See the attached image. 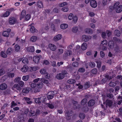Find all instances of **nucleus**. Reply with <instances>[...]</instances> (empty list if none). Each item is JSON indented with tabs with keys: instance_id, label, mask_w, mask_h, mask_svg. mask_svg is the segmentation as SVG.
<instances>
[{
	"instance_id": "a19ab883",
	"label": "nucleus",
	"mask_w": 122,
	"mask_h": 122,
	"mask_svg": "<svg viewBox=\"0 0 122 122\" xmlns=\"http://www.w3.org/2000/svg\"><path fill=\"white\" fill-rule=\"evenodd\" d=\"M47 106L48 107L51 109H53L54 108V105L52 103H48Z\"/></svg>"
},
{
	"instance_id": "37998d69",
	"label": "nucleus",
	"mask_w": 122,
	"mask_h": 122,
	"mask_svg": "<svg viewBox=\"0 0 122 122\" xmlns=\"http://www.w3.org/2000/svg\"><path fill=\"white\" fill-rule=\"evenodd\" d=\"M75 82V80L73 79H69L67 81V82L68 83L71 84L74 83Z\"/></svg>"
},
{
	"instance_id": "f03ea898",
	"label": "nucleus",
	"mask_w": 122,
	"mask_h": 122,
	"mask_svg": "<svg viewBox=\"0 0 122 122\" xmlns=\"http://www.w3.org/2000/svg\"><path fill=\"white\" fill-rule=\"evenodd\" d=\"M119 2H117L115 4L113 8V9L116 10L117 13H119L122 11V5H119Z\"/></svg>"
},
{
	"instance_id": "c03bdc74",
	"label": "nucleus",
	"mask_w": 122,
	"mask_h": 122,
	"mask_svg": "<svg viewBox=\"0 0 122 122\" xmlns=\"http://www.w3.org/2000/svg\"><path fill=\"white\" fill-rule=\"evenodd\" d=\"M87 102V100L86 99H83L81 102V104L82 105H84L86 104Z\"/></svg>"
},
{
	"instance_id": "6ab92c4d",
	"label": "nucleus",
	"mask_w": 122,
	"mask_h": 122,
	"mask_svg": "<svg viewBox=\"0 0 122 122\" xmlns=\"http://www.w3.org/2000/svg\"><path fill=\"white\" fill-rule=\"evenodd\" d=\"M25 14V10H23L20 16V20H22L24 18Z\"/></svg>"
},
{
	"instance_id": "393cba45",
	"label": "nucleus",
	"mask_w": 122,
	"mask_h": 122,
	"mask_svg": "<svg viewBox=\"0 0 122 122\" xmlns=\"http://www.w3.org/2000/svg\"><path fill=\"white\" fill-rule=\"evenodd\" d=\"M68 27V25L66 24H63L60 25V27L61 29H65Z\"/></svg>"
},
{
	"instance_id": "f8f14e48",
	"label": "nucleus",
	"mask_w": 122,
	"mask_h": 122,
	"mask_svg": "<svg viewBox=\"0 0 122 122\" xmlns=\"http://www.w3.org/2000/svg\"><path fill=\"white\" fill-rule=\"evenodd\" d=\"M90 5L91 7L93 8H96L97 6V2L95 0H92L90 2Z\"/></svg>"
},
{
	"instance_id": "0eeeda50",
	"label": "nucleus",
	"mask_w": 122,
	"mask_h": 122,
	"mask_svg": "<svg viewBox=\"0 0 122 122\" xmlns=\"http://www.w3.org/2000/svg\"><path fill=\"white\" fill-rule=\"evenodd\" d=\"M41 58V56L40 55L34 56L33 57V61L35 63H38L39 62V60Z\"/></svg>"
},
{
	"instance_id": "a878e982",
	"label": "nucleus",
	"mask_w": 122,
	"mask_h": 122,
	"mask_svg": "<svg viewBox=\"0 0 122 122\" xmlns=\"http://www.w3.org/2000/svg\"><path fill=\"white\" fill-rule=\"evenodd\" d=\"M78 27L77 26L73 27L72 28V31L74 33H76L78 31Z\"/></svg>"
},
{
	"instance_id": "680f3d73",
	"label": "nucleus",
	"mask_w": 122,
	"mask_h": 122,
	"mask_svg": "<svg viewBox=\"0 0 122 122\" xmlns=\"http://www.w3.org/2000/svg\"><path fill=\"white\" fill-rule=\"evenodd\" d=\"M79 116L80 118L81 119H83L85 117V115L84 114L82 113L80 114Z\"/></svg>"
},
{
	"instance_id": "dca6fc26",
	"label": "nucleus",
	"mask_w": 122,
	"mask_h": 122,
	"mask_svg": "<svg viewBox=\"0 0 122 122\" xmlns=\"http://www.w3.org/2000/svg\"><path fill=\"white\" fill-rule=\"evenodd\" d=\"M28 69V66L26 65H25L21 68V70L22 72L25 73L27 71Z\"/></svg>"
},
{
	"instance_id": "0e129e2a",
	"label": "nucleus",
	"mask_w": 122,
	"mask_h": 122,
	"mask_svg": "<svg viewBox=\"0 0 122 122\" xmlns=\"http://www.w3.org/2000/svg\"><path fill=\"white\" fill-rule=\"evenodd\" d=\"M92 72L93 74H95L97 72V70L96 68H94L92 70Z\"/></svg>"
},
{
	"instance_id": "39448f33",
	"label": "nucleus",
	"mask_w": 122,
	"mask_h": 122,
	"mask_svg": "<svg viewBox=\"0 0 122 122\" xmlns=\"http://www.w3.org/2000/svg\"><path fill=\"white\" fill-rule=\"evenodd\" d=\"M46 48L47 49H49L52 51H55L56 48V46L54 44L50 43L47 46H46Z\"/></svg>"
},
{
	"instance_id": "774afa93",
	"label": "nucleus",
	"mask_w": 122,
	"mask_h": 122,
	"mask_svg": "<svg viewBox=\"0 0 122 122\" xmlns=\"http://www.w3.org/2000/svg\"><path fill=\"white\" fill-rule=\"evenodd\" d=\"M101 56L102 57H104L105 56V54L103 51H101L100 52Z\"/></svg>"
},
{
	"instance_id": "338daca9",
	"label": "nucleus",
	"mask_w": 122,
	"mask_h": 122,
	"mask_svg": "<svg viewBox=\"0 0 122 122\" xmlns=\"http://www.w3.org/2000/svg\"><path fill=\"white\" fill-rule=\"evenodd\" d=\"M107 42L106 40H103L101 42V44L103 45H107Z\"/></svg>"
},
{
	"instance_id": "13d9d810",
	"label": "nucleus",
	"mask_w": 122,
	"mask_h": 122,
	"mask_svg": "<svg viewBox=\"0 0 122 122\" xmlns=\"http://www.w3.org/2000/svg\"><path fill=\"white\" fill-rule=\"evenodd\" d=\"M8 75L9 77H12L14 76L15 74L13 73H8Z\"/></svg>"
},
{
	"instance_id": "6e6552de",
	"label": "nucleus",
	"mask_w": 122,
	"mask_h": 122,
	"mask_svg": "<svg viewBox=\"0 0 122 122\" xmlns=\"http://www.w3.org/2000/svg\"><path fill=\"white\" fill-rule=\"evenodd\" d=\"M62 38V36L61 35L58 34L55 36L53 38L54 41L57 42L61 39Z\"/></svg>"
},
{
	"instance_id": "aec40b11",
	"label": "nucleus",
	"mask_w": 122,
	"mask_h": 122,
	"mask_svg": "<svg viewBox=\"0 0 122 122\" xmlns=\"http://www.w3.org/2000/svg\"><path fill=\"white\" fill-rule=\"evenodd\" d=\"M30 90V88L28 87L24 88L22 90L23 94H24L28 93Z\"/></svg>"
},
{
	"instance_id": "4d7b16f0",
	"label": "nucleus",
	"mask_w": 122,
	"mask_h": 122,
	"mask_svg": "<svg viewBox=\"0 0 122 122\" xmlns=\"http://www.w3.org/2000/svg\"><path fill=\"white\" fill-rule=\"evenodd\" d=\"M67 2H64L60 4H59V6L61 7H62L65 5H67Z\"/></svg>"
},
{
	"instance_id": "864d4df0",
	"label": "nucleus",
	"mask_w": 122,
	"mask_h": 122,
	"mask_svg": "<svg viewBox=\"0 0 122 122\" xmlns=\"http://www.w3.org/2000/svg\"><path fill=\"white\" fill-rule=\"evenodd\" d=\"M89 66L93 68L95 66V63L93 62H90L89 63Z\"/></svg>"
},
{
	"instance_id": "79ce46f5",
	"label": "nucleus",
	"mask_w": 122,
	"mask_h": 122,
	"mask_svg": "<svg viewBox=\"0 0 122 122\" xmlns=\"http://www.w3.org/2000/svg\"><path fill=\"white\" fill-rule=\"evenodd\" d=\"M97 63V67L98 68H100L101 66V62L99 61H96Z\"/></svg>"
},
{
	"instance_id": "c85d7f7f",
	"label": "nucleus",
	"mask_w": 122,
	"mask_h": 122,
	"mask_svg": "<svg viewBox=\"0 0 122 122\" xmlns=\"http://www.w3.org/2000/svg\"><path fill=\"white\" fill-rule=\"evenodd\" d=\"M108 46L111 48H113L114 46L113 42L112 41H110L109 42Z\"/></svg>"
},
{
	"instance_id": "bb28decb",
	"label": "nucleus",
	"mask_w": 122,
	"mask_h": 122,
	"mask_svg": "<svg viewBox=\"0 0 122 122\" xmlns=\"http://www.w3.org/2000/svg\"><path fill=\"white\" fill-rule=\"evenodd\" d=\"M112 102L110 100H107L106 101V104L105 105L106 107H107V106H110L112 104Z\"/></svg>"
},
{
	"instance_id": "3c124183",
	"label": "nucleus",
	"mask_w": 122,
	"mask_h": 122,
	"mask_svg": "<svg viewBox=\"0 0 122 122\" xmlns=\"http://www.w3.org/2000/svg\"><path fill=\"white\" fill-rule=\"evenodd\" d=\"M30 70L31 71H35L37 70L38 68L37 67H30Z\"/></svg>"
},
{
	"instance_id": "09e8293b",
	"label": "nucleus",
	"mask_w": 122,
	"mask_h": 122,
	"mask_svg": "<svg viewBox=\"0 0 122 122\" xmlns=\"http://www.w3.org/2000/svg\"><path fill=\"white\" fill-rule=\"evenodd\" d=\"M78 20V18L77 16L75 15L74 16L73 18V22L76 23L77 22Z\"/></svg>"
},
{
	"instance_id": "49530a36",
	"label": "nucleus",
	"mask_w": 122,
	"mask_h": 122,
	"mask_svg": "<svg viewBox=\"0 0 122 122\" xmlns=\"http://www.w3.org/2000/svg\"><path fill=\"white\" fill-rule=\"evenodd\" d=\"M65 115L66 116V118L67 119V120H68L70 119V117L71 115L68 112H67L65 114Z\"/></svg>"
},
{
	"instance_id": "052dcab7",
	"label": "nucleus",
	"mask_w": 122,
	"mask_h": 122,
	"mask_svg": "<svg viewBox=\"0 0 122 122\" xmlns=\"http://www.w3.org/2000/svg\"><path fill=\"white\" fill-rule=\"evenodd\" d=\"M62 10L65 12H66L68 11V8L67 7H64L62 9Z\"/></svg>"
},
{
	"instance_id": "7c9ffc66",
	"label": "nucleus",
	"mask_w": 122,
	"mask_h": 122,
	"mask_svg": "<svg viewBox=\"0 0 122 122\" xmlns=\"http://www.w3.org/2000/svg\"><path fill=\"white\" fill-rule=\"evenodd\" d=\"M95 103V101L93 100H92L89 101L88 102V104L89 106H92Z\"/></svg>"
},
{
	"instance_id": "f257e3e1",
	"label": "nucleus",
	"mask_w": 122,
	"mask_h": 122,
	"mask_svg": "<svg viewBox=\"0 0 122 122\" xmlns=\"http://www.w3.org/2000/svg\"><path fill=\"white\" fill-rule=\"evenodd\" d=\"M40 81L41 82L47 84H48V81L44 78H42L40 79L39 78H38L34 80L33 81L34 83L31 84L30 86L31 88H34L36 86V83Z\"/></svg>"
},
{
	"instance_id": "a18cd8bd",
	"label": "nucleus",
	"mask_w": 122,
	"mask_h": 122,
	"mask_svg": "<svg viewBox=\"0 0 122 122\" xmlns=\"http://www.w3.org/2000/svg\"><path fill=\"white\" fill-rule=\"evenodd\" d=\"M21 78L19 77H17L15 79V81L16 83H18L20 81Z\"/></svg>"
},
{
	"instance_id": "4be33fe9",
	"label": "nucleus",
	"mask_w": 122,
	"mask_h": 122,
	"mask_svg": "<svg viewBox=\"0 0 122 122\" xmlns=\"http://www.w3.org/2000/svg\"><path fill=\"white\" fill-rule=\"evenodd\" d=\"M37 6L40 8H42L43 7V5L42 2L40 1L39 0L37 2Z\"/></svg>"
},
{
	"instance_id": "6e6d98bb",
	"label": "nucleus",
	"mask_w": 122,
	"mask_h": 122,
	"mask_svg": "<svg viewBox=\"0 0 122 122\" xmlns=\"http://www.w3.org/2000/svg\"><path fill=\"white\" fill-rule=\"evenodd\" d=\"M109 85L111 87H114L116 86V83L115 82H111L109 83Z\"/></svg>"
},
{
	"instance_id": "cd10ccee",
	"label": "nucleus",
	"mask_w": 122,
	"mask_h": 122,
	"mask_svg": "<svg viewBox=\"0 0 122 122\" xmlns=\"http://www.w3.org/2000/svg\"><path fill=\"white\" fill-rule=\"evenodd\" d=\"M43 84L42 82H38L36 85V86L39 88H41L43 87Z\"/></svg>"
},
{
	"instance_id": "423d86ee",
	"label": "nucleus",
	"mask_w": 122,
	"mask_h": 122,
	"mask_svg": "<svg viewBox=\"0 0 122 122\" xmlns=\"http://www.w3.org/2000/svg\"><path fill=\"white\" fill-rule=\"evenodd\" d=\"M91 38V37L90 36H86L85 35H82L81 39L84 41L86 42L89 41Z\"/></svg>"
},
{
	"instance_id": "c756f323",
	"label": "nucleus",
	"mask_w": 122,
	"mask_h": 122,
	"mask_svg": "<svg viewBox=\"0 0 122 122\" xmlns=\"http://www.w3.org/2000/svg\"><path fill=\"white\" fill-rule=\"evenodd\" d=\"M13 52L12 49L11 48H9L8 49L6 53L8 55L11 54Z\"/></svg>"
},
{
	"instance_id": "4c0bfd02",
	"label": "nucleus",
	"mask_w": 122,
	"mask_h": 122,
	"mask_svg": "<svg viewBox=\"0 0 122 122\" xmlns=\"http://www.w3.org/2000/svg\"><path fill=\"white\" fill-rule=\"evenodd\" d=\"M114 34L117 36L119 37L120 36V32L117 30H116L114 32Z\"/></svg>"
},
{
	"instance_id": "69168bd1",
	"label": "nucleus",
	"mask_w": 122,
	"mask_h": 122,
	"mask_svg": "<svg viewBox=\"0 0 122 122\" xmlns=\"http://www.w3.org/2000/svg\"><path fill=\"white\" fill-rule=\"evenodd\" d=\"M78 63L76 62H74L72 64L73 66L75 67H77L78 66Z\"/></svg>"
},
{
	"instance_id": "5701e85b",
	"label": "nucleus",
	"mask_w": 122,
	"mask_h": 122,
	"mask_svg": "<svg viewBox=\"0 0 122 122\" xmlns=\"http://www.w3.org/2000/svg\"><path fill=\"white\" fill-rule=\"evenodd\" d=\"M33 24V23H32L31 25H30L31 27L30 29V31L32 33H34L35 32H36L37 31V30L35 28L34 26L31 25Z\"/></svg>"
},
{
	"instance_id": "5fc2aeb1",
	"label": "nucleus",
	"mask_w": 122,
	"mask_h": 122,
	"mask_svg": "<svg viewBox=\"0 0 122 122\" xmlns=\"http://www.w3.org/2000/svg\"><path fill=\"white\" fill-rule=\"evenodd\" d=\"M0 55L3 58H6L7 57V55L3 51L1 52Z\"/></svg>"
},
{
	"instance_id": "e433bc0d",
	"label": "nucleus",
	"mask_w": 122,
	"mask_h": 122,
	"mask_svg": "<svg viewBox=\"0 0 122 122\" xmlns=\"http://www.w3.org/2000/svg\"><path fill=\"white\" fill-rule=\"evenodd\" d=\"M117 99L119 101L117 104L118 105H120L122 102V97L121 96H119L118 97Z\"/></svg>"
},
{
	"instance_id": "8fccbe9b",
	"label": "nucleus",
	"mask_w": 122,
	"mask_h": 122,
	"mask_svg": "<svg viewBox=\"0 0 122 122\" xmlns=\"http://www.w3.org/2000/svg\"><path fill=\"white\" fill-rule=\"evenodd\" d=\"M80 50V46L79 45H77L76 47L75 52H78Z\"/></svg>"
},
{
	"instance_id": "603ef678",
	"label": "nucleus",
	"mask_w": 122,
	"mask_h": 122,
	"mask_svg": "<svg viewBox=\"0 0 122 122\" xmlns=\"http://www.w3.org/2000/svg\"><path fill=\"white\" fill-rule=\"evenodd\" d=\"M90 86V83L89 82H87L84 85V87L85 89L89 88Z\"/></svg>"
},
{
	"instance_id": "ddd939ff",
	"label": "nucleus",
	"mask_w": 122,
	"mask_h": 122,
	"mask_svg": "<svg viewBox=\"0 0 122 122\" xmlns=\"http://www.w3.org/2000/svg\"><path fill=\"white\" fill-rule=\"evenodd\" d=\"M10 29H8V31H4L2 33V35L3 36L6 37H8L10 32Z\"/></svg>"
},
{
	"instance_id": "de8ad7c7",
	"label": "nucleus",
	"mask_w": 122,
	"mask_h": 122,
	"mask_svg": "<svg viewBox=\"0 0 122 122\" xmlns=\"http://www.w3.org/2000/svg\"><path fill=\"white\" fill-rule=\"evenodd\" d=\"M73 15L72 13H70L69 14L68 16V19L70 20H72L73 17Z\"/></svg>"
},
{
	"instance_id": "9b49d317",
	"label": "nucleus",
	"mask_w": 122,
	"mask_h": 122,
	"mask_svg": "<svg viewBox=\"0 0 122 122\" xmlns=\"http://www.w3.org/2000/svg\"><path fill=\"white\" fill-rule=\"evenodd\" d=\"M17 20L14 18H11L9 19V24L11 25L14 24L16 22Z\"/></svg>"
},
{
	"instance_id": "a211bd4d",
	"label": "nucleus",
	"mask_w": 122,
	"mask_h": 122,
	"mask_svg": "<svg viewBox=\"0 0 122 122\" xmlns=\"http://www.w3.org/2000/svg\"><path fill=\"white\" fill-rule=\"evenodd\" d=\"M72 54V51L68 50L66 51L64 56L65 57L67 56L71 55Z\"/></svg>"
},
{
	"instance_id": "ea45409f",
	"label": "nucleus",
	"mask_w": 122,
	"mask_h": 122,
	"mask_svg": "<svg viewBox=\"0 0 122 122\" xmlns=\"http://www.w3.org/2000/svg\"><path fill=\"white\" fill-rule=\"evenodd\" d=\"M40 72L42 74H45L46 73V70L43 68L41 69L40 70Z\"/></svg>"
},
{
	"instance_id": "2f4dec72",
	"label": "nucleus",
	"mask_w": 122,
	"mask_h": 122,
	"mask_svg": "<svg viewBox=\"0 0 122 122\" xmlns=\"http://www.w3.org/2000/svg\"><path fill=\"white\" fill-rule=\"evenodd\" d=\"M29 77V76L28 75L23 76L22 77V80L24 81H26L28 80Z\"/></svg>"
},
{
	"instance_id": "bf43d9fd",
	"label": "nucleus",
	"mask_w": 122,
	"mask_h": 122,
	"mask_svg": "<svg viewBox=\"0 0 122 122\" xmlns=\"http://www.w3.org/2000/svg\"><path fill=\"white\" fill-rule=\"evenodd\" d=\"M30 15L29 14H27L25 16V19L27 20H28L30 19Z\"/></svg>"
},
{
	"instance_id": "1a4fd4ad",
	"label": "nucleus",
	"mask_w": 122,
	"mask_h": 122,
	"mask_svg": "<svg viewBox=\"0 0 122 122\" xmlns=\"http://www.w3.org/2000/svg\"><path fill=\"white\" fill-rule=\"evenodd\" d=\"M55 91L50 92L49 94L47 96V98L48 99H52L55 94Z\"/></svg>"
},
{
	"instance_id": "e2e57ef3",
	"label": "nucleus",
	"mask_w": 122,
	"mask_h": 122,
	"mask_svg": "<svg viewBox=\"0 0 122 122\" xmlns=\"http://www.w3.org/2000/svg\"><path fill=\"white\" fill-rule=\"evenodd\" d=\"M19 84L21 87H23L24 85V82L22 81H20L19 83Z\"/></svg>"
},
{
	"instance_id": "f3484780",
	"label": "nucleus",
	"mask_w": 122,
	"mask_h": 122,
	"mask_svg": "<svg viewBox=\"0 0 122 122\" xmlns=\"http://www.w3.org/2000/svg\"><path fill=\"white\" fill-rule=\"evenodd\" d=\"M7 85L5 83H3L0 85V89L1 90H4L7 88Z\"/></svg>"
},
{
	"instance_id": "473e14b6",
	"label": "nucleus",
	"mask_w": 122,
	"mask_h": 122,
	"mask_svg": "<svg viewBox=\"0 0 122 122\" xmlns=\"http://www.w3.org/2000/svg\"><path fill=\"white\" fill-rule=\"evenodd\" d=\"M63 52V50L61 49H59L57 51V55H60L62 54Z\"/></svg>"
},
{
	"instance_id": "9d476101",
	"label": "nucleus",
	"mask_w": 122,
	"mask_h": 122,
	"mask_svg": "<svg viewBox=\"0 0 122 122\" xmlns=\"http://www.w3.org/2000/svg\"><path fill=\"white\" fill-rule=\"evenodd\" d=\"M112 78V77L110 76L107 75H106L105 76V78H103L102 80V82L105 83L106 81L109 80Z\"/></svg>"
},
{
	"instance_id": "412c9836",
	"label": "nucleus",
	"mask_w": 122,
	"mask_h": 122,
	"mask_svg": "<svg viewBox=\"0 0 122 122\" xmlns=\"http://www.w3.org/2000/svg\"><path fill=\"white\" fill-rule=\"evenodd\" d=\"M87 48V46L86 43L85 42H84L82 44L81 46V49L82 50H86Z\"/></svg>"
},
{
	"instance_id": "20e7f679",
	"label": "nucleus",
	"mask_w": 122,
	"mask_h": 122,
	"mask_svg": "<svg viewBox=\"0 0 122 122\" xmlns=\"http://www.w3.org/2000/svg\"><path fill=\"white\" fill-rule=\"evenodd\" d=\"M67 74V72L66 71H64L61 73L58 74L56 75V77L59 79H62L64 77L65 75Z\"/></svg>"
},
{
	"instance_id": "4468645a",
	"label": "nucleus",
	"mask_w": 122,
	"mask_h": 122,
	"mask_svg": "<svg viewBox=\"0 0 122 122\" xmlns=\"http://www.w3.org/2000/svg\"><path fill=\"white\" fill-rule=\"evenodd\" d=\"M10 14V12L8 11H7L2 14L0 16L2 17H8Z\"/></svg>"
},
{
	"instance_id": "2eb2a0df",
	"label": "nucleus",
	"mask_w": 122,
	"mask_h": 122,
	"mask_svg": "<svg viewBox=\"0 0 122 122\" xmlns=\"http://www.w3.org/2000/svg\"><path fill=\"white\" fill-rule=\"evenodd\" d=\"M21 88L20 87L19 85L17 84H15L12 87V89L14 90H15L17 89L20 91L21 90Z\"/></svg>"
},
{
	"instance_id": "b1692460",
	"label": "nucleus",
	"mask_w": 122,
	"mask_h": 122,
	"mask_svg": "<svg viewBox=\"0 0 122 122\" xmlns=\"http://www.w3.org/2000/svg\"><path fill=\"white\" fill-rule=\"evenodd\" d=\"M27 50L30 52H33L35 51L34 48V46H30L27 48Z\"/></svg>"
},
{
	"instance_id": "f704fd0d",
	"label": "nucleus",
	"mask_w": 122,
	"mask_h": 122,
	"mask_svg": "<svg viewBox=\"0 0 122 122\" xmlns=\"http://www.w3.org/2000/svg\"><path fill=\"white\" fill-rule=\"evenodd\" d=\"M37 39V37L35 36H33L31 37L30 38V41L32 42H35Z\"/></svg>"
},
{
	"instance_id": "72a5a7b5",
	"label": "nucleus",
	"mask_w": 122,
	"mask_h": 122,
	"mask_svg": "<svg viewBox=\"0 0 122 122\" xmlns=\"http://www.w3.org/2000/svg\"><path fill=\"white\" fill-rule=\"evenodd\" d=\"M85 31L86 33L89 34H91L92 32V30L90 28H86L85 29Z\"/></svg>"
},
{
	"instance_id": "58836bf2",
	"label": "nucleus",
	"mask_w": 122,
	"mask_h": 122,
	"mask_svg": "<svg viewBox=\"0 0 122 122\" xmlns=\"http://www.w3.org/2000/svg\"><path fill=\"white\" fill-rule=\"evenodd\" d=\"M22 61L23 63L25 64H27L28 63V61L27 59L25 58H24Z\"/></svg>"
},
{
	"instance_id": "c9c22d12",
	"label": "nucleus",
	"mask_w": 122,
	"mask_h": 122,
	"mask_svg": "<svg viewBox=\"0 0 122 122\" xmlns=\"http://www.w3.org/2000/svg\"><path fill=\"white\" fill-rule=\"evenodd\" d=\"M20 46L18 45H16L15 47V51L18 52L19 51L20 49Z\"/></svg>"
},
{
	"instance_id": "7ed1b4c3",
	"label": "nucleus",
	"mask_w": 122,
	"mask_h": 122,
	"mask_svg": "<svg viewBox=\"0 0 122 122\" xmlns=\"http://www.w3.org/2000/svg\"><path fill=\"white\" fill-rule=\"evenodd\" d=\"M34 99L35 102L36 103L39 104L40 105L41 102H43L46 101V99L45 97H41L39 98H34Z\"/></svg>"
}]
</instances>
